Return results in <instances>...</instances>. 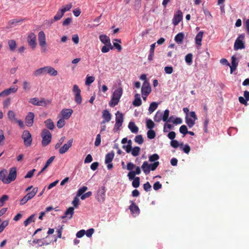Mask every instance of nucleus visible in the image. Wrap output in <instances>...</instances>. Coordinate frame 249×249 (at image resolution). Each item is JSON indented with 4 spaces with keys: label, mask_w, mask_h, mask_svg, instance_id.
<instances>
[{
    "label": "nucleus",
    "mask_w": 249,
    "mask_h": 249,
    "mask_svg": "<svg viewBox=\"0 0 249 249\" xmlns=\"http://www.w3.org/2000/svg\"><path fill=\"white\" fill-rule=\"evenodd\" d=\"M45 74L55 76L57 75L58 72L51 66H45L36 70L33 72V75L35 77H39Z\"/></svg>",
    "instance_id": "f257e3e1"
},
{
    "label": "nucleus",
    "mask_w": 249,
    "mask_h": 249,
    "mask_svg": "<svg viewBox=\"0 0 249 249\" xmlns=\"http://www.w3.org/2000/svg\"><path fill=\"white\" fill-rule=\"evenodd\" d=\"M123 91V89L121 87H119L114 90L112 95L111 100L109 102V105L110 107H114L115 106L118 105L120 99L122 96Z\"/></svg>",
    "instance_id": "f03ea898"
},
{
    "label": "nucleus",
    "mask_w": 249,
    "mask_h": 249,
    "mask_svg": "<svg viewBox=\"0 0 249 249\" xmlns=\"http://www.w3.org/2000/svg\"><path fill=\"white\" fill-rule=\"evenodd\" d=\"M41 137L42 138L41 142L42 145L43 146H46L48 145L51 141L52 134L48 129H44L41 133Z\"/></svg>",
    "instance_id": "7ed1b4c3"
},
{
    "label": "nucleus",
    "mask_w": 249,
    "mask_h": 249,
    "mask_svg": "<svg viewBox=\"0 0 249 249\" xmlns=\"http://www.w3.org/2000/svg\"><path fill=\"white\" fill-rule=\"evenodd\" d=\"M105 187L103 186L99 187L95 195L96 199L100 203L104 202L106 199Z\"/></svg>",
    "instance_id": "20e7f679"
},
{
    "label": "nucleus",
    "mask_w": 249,
    "mask_h": 249,
    "mask_svg": "<svg viewBox=\"0 0 249 249\" xmlns=\"http://www.w3.org/2000/svg\"><path fill=\"white\" fill-rule=\"evenodd\" d=\"M22 139L23 140L24 144L26 147L31 146L32 142V135L28 130H24L22 135Z\"/></svg>",
    "instance_id": "39448f33"
},
{
    "label": "nucleus",
    "mask_w": 249,
    "mask_h": 249,
    "mask_svg": "<svg viewBox=\"0 0 249 249\" xmlns=\"http://www.w3.org/2000/svg\"><path fill=\"white\" fill-rule=\"evenodd\" d=\"M72 91L74 93V101L77 105L81 104L82 101V96L81 95V90L77 85H74L73 87Z\"/></svg>",
    "instance_id": "423d86ee"
},
{
    "label": "nucleus",
    "mask_w": 249,
    "mask_h": 249,
    "mask_svg": "<svg viewBox=\"0 0 249 249\" xmlns=\"http://www.w3.org/2000/svg\"><path fill=\"white\" fill-rule=\"evenodd\" d=\"M183 14L182 12L178 10L174 14L172 19V23L174 26H177L182 19Z\"/></svg>",
    "instance_id": "0eeeda50"
},
{
    "label": "nucleus",
    "mask_w": 249,
    "mask_h": 249,
    "mask_svg": "<svg viewBox=\"0 0 249 249\" xmlns=\"http://www.w3.org/2000/svg\"><path fill=\"white\" fill-rule=\"evenodd\" d=\"M17 177V169L15 167H12L9 170V174L7 176V183L9 184L15 180Z\"/></svg>",
    "instance_id": "6e6552de"
},
{
    "label": "nucleus",
    "mask_w": 249,
    "mask_h": 249,
    "mask_svg": "<svg viewBox=\"0 0 249 249\" xmlns=\"http://www.w3.org/2000/svg\"><path fill=\"white\" fill-rule=\"evenodd\" d=\"M36 36L34 33H31L27 38V41L29 45L32 47V49H35L36 45Z\"/></svg>",
    "instance_id": "1a4fd4ad"
},
{
    "label": "nucleus",
    "mask_w": 249,
    "mask_h": 249,
    "mask_svg": "<svg viewBox=\"0 0 249 249\" xmlns=\"http://www.w3.org/2000/svg\"><path fill=\"white\" fill-rule=\"evenodd\" d=\"M151 91V88L149 83L147 81H145L142 84L141 89L142 93H144V95L149 94Z\"/></svg>",
    "instance_id": "9d476101"
},
{
    "label": "nucleus",
    "mask_w": 249,
    "mask_h": 249,
    "mask_svg": "<svg viewBox=\"0 0 249 249\" xmlns=\"http://www.w3.org/2000/svg\"><path fill=\"white\" fill-rule=\"evenodd\" d=\"M73 143V139H71L69 140L67 143L64 144L63 146L60 148L59 152L61 154L65 153L72 146Z\"/></svg>",
    "instance_id": "9b49d317"
},
{
    "label": "nucleus",
    "mask_w": 249,
    "mask_h": 249,
    "mask_svg": "<svg viewBox=\"0 0 249 249\" xmlns=\"http://www.w3.org/2000/svg\"><path fill=\"white\" fill-rule=\"evenodd\" d=\"M35 115L33 112H29L25 117V123L28 126H31L34 123Z\"/></svg>",
    "instance_id": "f8f14e48"
},
{
    "label": "nucleus",
    "mask_w": 249,
    "mask_h": 249,
    "mask_svg": "<svg viewBox=\"0 0 249 249\" xmlns=\"http://www.w3.org/2000/svg\"><path fill=\"white\" fill-rule=\"evenodd\" d=\"M18 89V88L17 86H12L10 88L3 90L1 92H0V96L3 95H8L11 93H15L17 91Z\"/></svg>",
    "instance_id": "ddd939ff"
},
{
    "label": "nucleus",
    "mask_w": 249,
    "mask_h": 249,
    "mask_svg": "<svg viewBox=\"0 0 249 249\" xmlns=\"http://www.w3.org/2000/svg\"><path fill=\"white\" fill-rule=\"evenodd\" d=\"M129 202L131 205L129 207V209L132 214L136 213L139 214L140 213V210L138 206L132 201L130 200Z\"/></svg>",
    "instance_id": "4468645a"
},
{
    "label": "nucleus",
    "mask_w": 249,
    "mask_h": 249,
    "mask_svg": "<svg viewBox=\"0 0 249 249\" xmlns=\"http://www.w3.org/2000/svg\"><path fill=\"white\" fill-rule=\"evenodd\" d=\"M72 113L73 110L72 109H63L61 111V114L62 116V118L66 120L70 118Z\"/></svg>",
    "instance_id": "2eb2a0df"
},
{
    "label": "nucleus",
    "mask_w": 249,
    "mask_h": 249,
    "mask_svg": "<svg viewBox=\"0 0 249 249\" xmlns=\"http://www.w3.org/2000/svg\"><path fill=\"white\" fill-rule=\"evenodd\" d=\"M38 41L41 47H44L46 44L45 35L43 31H40L38 33Z\"/></svg>",
    "instance_id": "dca6fc26"
},
{
    "label": "nucleus",
    "mask_w": 249,
    "mask_h": 249,
    "mask_svg": "<svg viewBox=\"0 0 249 249\" xmlns=\"http://www.w3.org/2000/svg\"><path fill=\"white\" fill-rule=\"evenodd\" d=\"M103 117L104 120L102 122L101 124L109 122L111 118V114L107 110H104L103 111Z\"/></svg>",
    "instance_id": "f3484780"
},
{
    "label": "nucleus",
    "mask_w": 249,
    "mask_h": 249,
    "mask_svg": "<svg viewBox=\"0 0 249 249\" xmlns=\"http://www.w3.org/2000/svg\"><path fill=\"white\" fill-rule=\"evenodd\" d=\"M245 48V43L243 41L236 39L234 44V50L237 51L239 49H243Z\"/></svg>",
    "instance_id": "a211bd4d"
},
{
    "label": "nucleus",
    "mask_w": 249,
    "mask_h": 249,
    "mask_svg": "<svg viewBox=\"0 0 249 249\" xmlns=\"http://www.w3.org/2000/svg\"><path fill=\"white\" fill-rule=\"evenodd\" d=\"M100 40L105 45L110 46L111 42L110 38L106 35H101L99 36Z\"/></svg>",
    "instance_id": "6ab92c4d"
},
{
    "label": "nucleus",
    "mask_w": 249,
    "mask_h": 249,
    "mask_svg": "<svg viewBox=\"0 0 249 249\" xmlns=\"http://www.w3.org/2000/svg\"><path fill=\"white\" fill-rule=\"evenodd\" d=\"M73 213H74V208L72 207H69L65 212L64 215L61 216V218L64 219L67 216L70 215V216H69V218L71 219L72 218Z\"/></svg>",
    "instance_id": "aec40b11"
},
{
    "label": "nucleus",
    "mask_w": 249,
    "mask_h": 249,
    "mask_svg": "<svg viewBox=\"0 0 249 249\" xmlns=\"http://www.w3.org/2000/svg\"><path fill=\"white\" fill-rule=\"evenodd\" d=\"M238 64V62L237 61L236 58L235 56H232L231 57V65L229 66L230 67L231 73L236 69Z\"/></svg>",
    "instance_id": "412c9836"
},
{
    "label": "nucleus",
    "mask_w": 249,
    "mask_h": 249,
    "mask_svg": "<svg viewBox=\"0 0 249 249\" xmlns=\"http://www.w3.org/2000/svg\"><path fill=\"white\" fill-rule=\"evenodd\" d=\"M64 13H63L60 9L59 10L56 14L54 16L53 19H51L50 20V23L52 24L53 21L60 19L64 16Z\"/></svg>",
    "instance_id": "4be33fe9"
},
{
    "label": "nucleus",
    "mask_w": 249,
    "mask_h": 249,
    "mask_svg": "<svg viewBox=\"0 0 249 249\" xmlns=\"http://www.w3.org/2000/svg\"><path fill=\"white\" fill-rule=\"evenodd\" d=\"M7 172L6 169H2L0 171V180H1L4 183H7V177H6Z\"/></svg>",
    "instance_id": "5701e85b"
},
{
    "label": "nucleus",
    "mask_w": 249,
    "mask_h": 249,
    "mask_svg": "<svg viewBox=\"0 0 249 249\" xmlns=\"http://www.w3.org/2000/svg\"><path fill=\"white\" fill-rule=\"evenodd\" d=\"M114 157V152L111 151L107 153L105 157V163H109L111 162Z\"/></svg>",
    "instance_id": "b1692460"
},
{
    "label": "nucleus",
    "mask_w": 249,
    "mask_h": 249,
    "mask_svg": "<svg viewBox=\"0 0 249 249\" xmlns=\"http://www.w3.org/2000/svg\"><path fill=\"white\" fill-rule=\"evenodd\" d=\"M170 111L168 109L164 110V113H162L163 121L166 123L170 122V119L172 118L173 116L169 118Z\"/></svg>",
    "instance_id": "393cba45"
},
{
    "label": "nucleus",
    "mask_w": 249,
    "mask_h": 249,
    "mask_svg": "<svg viewBox=\"0 0 249 249\" xmlns=\"http://www.w3.org/2000/svg\"><path fill=\"white\" fill-rule=\"evenodd\" d=\"M203 34H204V33L203 31H200L196 35V38H195V42H196V44L200 45V46L201 45V41H202Z\"/></svg>",
    "instance_id": "a878e982"
},
{
    "label": "nucleus",
    "mask_w": 249,
    "mask_h": 249,
    "mask_svg": "<svg viewBox=\"0 0 249 249\" xmlns=\"http://www.w3.org/2000/svg\"><path fill=\"white\" fill-rule=\"evenodd\" d=\"M184 37V34L183 33H179L175 37V41L178 44H180L182 42Z\"/></svg>",
    "instance_id": "bb28decb"
},
{
    "label": "nucleus",
    "mask_w": 249,
    "mask_h": 249,
    "mask_svg": "<svg viewBox=\"0 0 249 249\" xmlns=\"http://www.w3.org/2000/svg\"><path fill=\"white\" fill-rule=\"evenodd\" d=\"M154 120L155 122L157 123H159L161 120H163L162 112L160 110H158L154 116Z\"/></svg>",
    "instance_id": "cd10ccee"
},
{
    "label": "nucleus",
    "mask_w": 249,
    "mask_h": 249,
    "mask_svg": "<svg viewBox=\"0 0 249 249\" xmlns=\"http://www.w3.org/2000/svg\"><path fill=\"white\" fill-rule=\"evenodd\" d=\"M128 128L133 133H137L138 132V127L135 125V123L130 122L128 124Z\"/></svg>",
    "instance_id": "c85d7f7f"
},
{
    "label": "nucleus",
    "mask_w": 249,
    "mask_h": 249,
    "mask_svg": "<svg viewBox=\"0 0 249 249\" xmlns=\"http://www.w3.org/2000/svg\"><path fill=\"white\" fill-rule=\"evenodd\" d=\"M196 120H194V119L189 118L188 116H186L185 117L186 123L189 128H191L194 125Z\"/></svg>",
    "instance_id": "c756f323"
},
{
    "label": "nucleus",
    "mask_w": 249,
    "mask_h": 249,
    "mask_svg": "<svg viewBox=\"0 0 249 249\" xmlns=\"http://www.w3.org/2000/svg\"><path fill=\"white\" fill-rule=\"evenodd\" d=\"M142 169L146 175L148 174L150 172V169L148 166V163L146 161L143 162L142 166Z\"/></svg>",
    "instance_id": "7c9ffc66"
},
{
    "label": "nucleus",
    "mask_w": 249,
    "mask_h": 249,
    "mask_svg": "<svg viewBox=\"0 0 249 249\" xmlns=\"http://www.w3.org/2000/svg\"><path fill=\"white\" fill-rule=\"evenodd\" d=\"M115 115H116V118H115L116 122L117 123L118 122V123H123V120H124L123 113L120 112L119 111H118L116 113Z\"/></svg>",
    "instance_id": "2f4dec72"
},
{
    "label": "nucleus",
    "mask_w": 249,
    "mask_h": 249,
    "mask_svg": "<svg viewBox=\"0 0 249 249\" xmlns=\"http://www.w3.org/2000/svg\"><path fill=\"white\" fill-rule=\"evenodd\" d=\"M158 104L155 102L151 103L148 108V111L149 114H151L158 107Z\"/></svg>",
    "instance_id": "473e14b6"
},
{
    "label": "nucleus",
    "mask_w": 249,
    "mask_h": 249,
    "mask_svg": "<svg viewBox=\"0 0 249 249\" xmlns=\"http://www.w3.org/2000/svg\"><path fill=\"white\" fill-rule=\"evenodd\" d=\"M44 123L48 129L50 130H53L54 129V125L51 119H47L44 122Z\"/></svg>",
    "instance_id": "72a5a7b5"
},
{
    "label": "nucleus",
    "mask_w": 249,
    "mask_h": 249,
    "mask_svg": "<svg viewBox=\"0 0 249 249\" xmlns=\"http://www.w3.org/2000/svg\"><path fill=\"white\" fill-rule=\"evenodd\" d=\"M35 214H33L30 215L27 219L24 221V225L26 227L30 224L31 223L35 221Z\"/></svg>",
    "instance_id": "f704fd0d"
},
{
    "label": "nucleus",
    "mask_w": 249,
    "mask_h": 249,
    "mask_svg": "<svg viewBox=\"0 0 249 249\" xmlns=\"http://www.w3.org/2000/svg\"><path fill=\"white\" fill-rule=\"evenodd\" d=\"M170 145L173 148H177L178 146H179V147L180 148L181 146H183V142L179 143L177 140H173L171 141Z\"/></svg>",
    "instance_id": "c9c22d12"
},
{
    "label": "nucleus",
    "mask_w": 249,
    "mask_h": 249,
    "mask_svg": "<svg viewBox=\"0 0 249 249\" xmlns=\"http://www.w3.org/2000/svg\"><path fill=\"white\" fill-rule=\"evenodd\" d=\"M193 54L191 53H188L185 57V60L186 63L188 65H191L193 62Z\"/></svg>",
    "instance_id": "e433bc0d"
},
{
    "label": "nucleus",
    "mask_w": 249,
    "mask_h": 249,
    "mask_svg": "<svg viewBox=\"0 0 249 249\" xmlns=\"http://www.w3.org/2000/svg\"><path fill=\"white\" fill-rule=\"evenodd\" d=\"M37 192V188H34L33 190L28 193L27 194L26 196L29 198V200L32 199L36 194Z\"/></svg>",
    "instance_id": "4c0bfd02"
},
{
    "label": "nucleus",
    "mask_w": 249,
    "mask_h": 249,
    "mask_svg": "<svg viewBox=\"0 0 249 249\" xmlns=\"http://www.w3.org/2000/svg\"><path fill=\"white\" fill-rule=\"evenodd\" d=\"M8 45L9 46V48L11 51H14L17 46L16 41L14 39L9 40L8 41Z\"/></svg>",
    "instance_id": "58836bf2"
},
{
    "label": "nucleus",
    "mask_w": 249,
    "mask_h": 249,
    "mask_svg": "<svg viewBox=\"0 0 249 249\" xmlns=\"http://www.w3.org/2000/svg\"><path fill=\"white\" fill-rule=\"evenodd\" d=\"M140 150L141 149L139 146H135L132 148L131 154L133 156L136 157L139 155Z\"/></svg>",
    "instance_id": "ea45409f"
},
{
    "label": "nucleus",
    "mask_w": 249,
    "mask_h": 249,
    "mask_svg": "<svg viewBox=\"0 0 249 249\" xmlns=\"http://www.w3.org/2000/svg\"><path fill=\"white\" fill-rule=\"evenodd\" d=\"M113 47L110 44V46H109L107 45H105V46H103L101 48V52L103 53H106L109 51L110 50H113Z\"/></svg>",
    "instance_id": "a19ab883"
},
{
    "label": "nucleus",
    "mask_w": 249,
    "mask_h": 249,
    "mask_svg": "<svg viewBox=\"0 0 249 249\" xmlns=\"http://www.w3.org/2000/svg\"><path fill=\"white\" fill-rule=\"evenodd\" d=\"M180 149L187 154H189L191 150L190 146L188 144H183V146H181Z\"/></svg>",
    "instance_id": "79ce46f5"
},
{
    "label": "nucleus",
    "mask_w": 249,
    "mask_h": 249,
    "mask_svg": "<svg viewBox=\"0 0 249 249\" xmlns=\"http://www.w3.org/2000/svg\"><path fill=\"white\" fill-rule=\"evenodd\" d=\"M23 19H13L9 21V25L10 26V27H12V25H17L19 23L22 22Z\"/></svg>",
    "instance_id": "37998d69"
},
{
    "label": "nucleus",
    "mask_w": 249,
    "mask_h": 249,
    "mask_svg": "<svg viewBox=\"0 0 249 249\" xmlns=\"http://www.w3.org/2000/svg\"><path fill=\"white\" fill-rule=\"evenodd\" d=\"M88 190V187L87 186H83L80 188L77 193L76 196H82L87 190Z\"/></svg>",
    "instance_id": "c03bdc74"
},
{
    "label": "nucleus",
    "mask_w": 249,
    "mask_h": 249,
    "mask_svg": "<svg viewBox=\"0 0 249 249\" xmlns=\"http://www.w3.org/2000/svg\"><path fill=\"white\" fill-rule=\"evenodd\" d=\"M9 119L11 121L16 120L15 113L12 110H9L7 113Z\"/></svg>",
    "instance_id": "a18cd8bd"
},
{
    "label": "nucleus",
    "mask_w": 249,
    "mask_h": 249,
    "mask_svg": "<svg viewBox=\"0 0 249 249\" xmlns=\"http://www.w3.org/2000/svg\"><path fill=\"white\" fill-rule=\"evenodd\" d=\"M95 80V78L93 76H90L87 75L86 79L85 84L86 85H89Z\"/></svg>",
    "instance_id": "49530a36"
},
{
    "label": "nucleus",
    "mask_w": 249,
    "mask_h": 249,
    "mask_svg": "<svg viewBox=\"0 0 249 249\" xmlns=\"http://www.w3.org/2000/svg\"><path fill=\"white\" fill-rule=\"evenodd\" d=\"M132 185L134 188H138L140 186V178L136 177L132 181Z\"/></svg>",
    "instance_id": "de8ad7c7"
},
{
    "label": "nucleus",
    "mask_w": 249,
    "mask_h": 249,
    "mask_svg": "<svg viewBox=\"0 0 249 249\" xmlns=\"http://www.w3.org/2000/svg\"><path fill=\"white\" fill-rule=\"evenodd\" d=\"M155 124L154 123L151 119H147L146 120V127L147 128L152 129Z\"/></svg>",
    "instance_id": "09e8293b"
},
{
    "label": "nucleus",
    "mask_w": 249,
    "mask_h": 249,
    "mask_svg": "<svg viewBox=\"0 0 249 249\" xmlns=\"http://www.w3.org/2000/svg\"><path fill=\"white\" fill-rule=\"evenodd\" d=\"M134 141L139 144H141L143 142V139L142 135H141L136 136L135 138Z\"/></svg>",
    "instance_id": "8fccbe9b"
},
{
    "label": "nucleus",
    "mask_w": 249,
    "mask_h": 249,
    "mask_svg": "<svg viewBox=\"0 0 249 249\" xmlns=\"http://www.w3.org/2000/svg\"><path fill=\"white\" fill-rule=\"evenodd\" d=\"M160 158L159 156L157 154H154L152 155H151L149 157V160L150 162H155L156 161Z\"/></svg>",
    "instance_id": "3c124183"
},
{
    "label": "nucleus",
    "mask_w": 249,
    "mask_h": 249,
    "mask_svg": "<svg viewBox=\"0 0 249 249\" xmlns=\"http://www.w3.org/2000/svg\"><path fill=\"white\" fill-rule=\"evenodd\" d=\"M159 165V161H155L153 163L148 164V166L150 169V171H154L156 169L158 166Z\"/></svg>",
    "instance_id": "603ef678"
},
{
    "label": "nucleus",
    "mask_w": 249,
    "mask_h": 249,
    "mask_svg": "<svg viewBox=\"0 0 249 249\" xmlns=\"http://www.w3.org/2000/svg\"><path fill=\"white\" fill-rule=\"evenodd\" d=\"M147 137L149 139H153L155 138V137H156L155 132L154 130H151V129L147 131Z\"/></svg>",
    "instance_id": "864d4df0"
},
{
    "label": "nucleus",
    "mask_w": 249,
    "mask_h": 249,
    "mask_svg": "<svg viewBox=\"0 0 249 249\" xmlns=\"http://www.w3.org/2000/svg\"><path fill=\"white\" fill-rule=\"evenodd\" d=\"M71 7L72 4L71 3H69L66 5L65 6H63L60 10L63 13H65L66 12L70 11Z\"/></svg>",
    "instance_id": "5fc2aeb1"
},
{
    "label": "nucleus",
    "mask_w": 249,
    "mask_h": 249,
    "mask_svg": "<svg viewBox=\"0 0 249 249\" xmlns=\"http://www.w3.org/2000/svg\"><path fill=\"white\" fill-rule=\"evenodd\" d=\"M8 196L6 195H2L0 198V207H2L4 203L8 199Z\"/></svg>",
    "instance_id": "6e6d98bb"
},
{
    "label": "nucleus",
    "mask_w": 249,
    "mask_h": 249,
    "mask_svg": "<svg viewBox=\"0 0 249 249\" xmlns=\"http://www.w3.org/2000/svg\"><path fill=\"white\" fill-rule=\"evenodd\" d=\"M179 132L184 135L188 134V131L187 126L185 125H181L179 128Z\"/></svg>",
    "instance_id": "4d7b16f0"
},
{
    "label": "nucleus",
    "mask_w": 249,
    "mask_h": 249,
    "mask_svg": "<svg viewBox=\"0 0 249 249\" xmlns=\"http://www.w3.org/2000/svg\"><path fill=\"white\" fill-rule=\"evenodd\" d=\"M135 107H139L142 105V100L141 98H135L132 103Z\"/></svg>",
    "instance_id": "13d9d810"
},
{
    "label": "nucleus",
    "mask_w": 249,
    "mask_h": 249,
    "mask_svg": "<svg viewBox=\"0 0 249 249\" xmlns=\"http://www.w3.org/2000/svg\"><path fill=\"white\" fill-rule=\"evenodd\" d=\"M65 124V121H64V119H59L57 123V126L59 128H61L63 127Z\"/></svg>",
    "instance_id": "bf43d9fd"
},
{
    "label": "nucleus",
    "mask_w": 249,
    "mask_h": 249,
    "mask_svg": "<svg viewBox=\"0 0 249 249\" xmlns=\"http://www.w3.org/2000/svg\"><path fill=\"white\" fill-rule=\"evenodd\" d=\"M9 223V221L8 220H4L2 222V223L0 225V230L1 231H2L4 228L8 226Z\"/></svg>",
    "instance_id": "052dcab7"
},
{
    "label": "nucleus",
    "mask_w": 249,
    "mask_h": 249,
    "mask_svg": "<svg viewBox=\"0 0 249 249\" xmlns=\"http://www.w3.org/2000/svg\"><path fill=\"white\" fill-rule=\"evenodd\" d=\"M143 189L146 192L150 191L151 190V185L149 182H146L143 184Z\"/></svg>",
    "instance_id": "680f3d73"
},
{
    "label": "nucleus",
    "mask_w": 249,
    "mask_h": 249,
    "mask_svg": "<svg viewBox=\"0 0 249 249\" xmlns=\"http://www.w3.org/2000/svg\"><path fill=\"white\" fill-rule=\"evenodd\" d=\"M101 135L100 134L97 135L94 145L95 146H98L101 144Z\"/></svg>",
    "instance_id": "e2e57ef3"
},
{
    "label": "nucleus",
    "mask_w": 249,
    "mask_h": 249,
    "mask_svg": "<svg viewBox=\"0 0 249 249\" xmlns=\"http://www.w3.org/2000/svg\"><path fill=\"white\" fill-rule=\"evenodd\" d=\"M77 196L74 198L72 204L75 208H77L79 205V199Z\"/></svg>",
    "instance_id": "0e129e2a"
},
{
    "label": "nucleus",
    "mask_w": 249,
    "mask_h": 249,
    "mask_svg": "<svg viewBox=\"0 0 249 249\" xmlns=\"http://www.w3.org/2000/svg\"><path fill=\"white\" fill-rule=\"evenodd\" d=\"M35 171H36V169H33L28 171L27 172V174L24 177V178H32L33 176Z\"/></svg>",
    "instance_id": "69168bd1"
},
{
    "label": "nucleus",
    "mask_w": 249,
    "mask_h": 249,
    "mask_svg": "<svg viewBox=\"0 0 249 249\" xmlns=\"http://www.w3.org/2000/svg\"><path fill=\"white\" fill-rule=\"evenodd\" d=\"M94 232V230L93 228H90L85 231V234L88 237H90Z\"/></svg>",
    "instance_id": "338daca9"
},
{
    "label": "nucleus",
    "mask_w": 249,
    "mask_h": 249,
    "mask_svg": "<svg viewBox=\"0 0 249 249\" xmlns=\"http://www.w3.org/2000/svg\"><path fill=\"white\" fill-rule=\"evenodd\" d=\"M161 187H162V185H161V184L160 183V182L159 181L156 182L153 185V189L155 191H157V190H159L161 188Z\"/></svg>",
    "instance_id": "774afa93"
}]
</instances>
